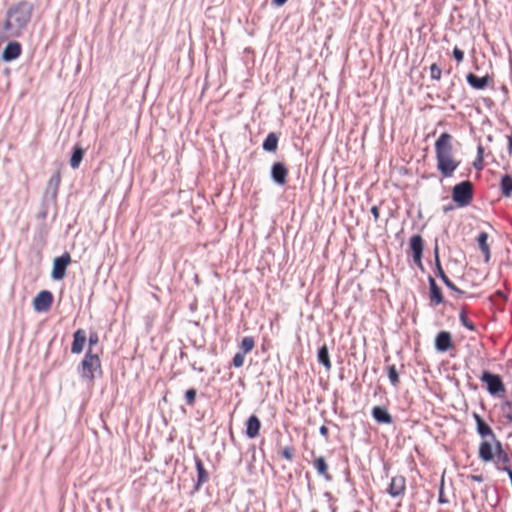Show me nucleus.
<instances>
[{"label":"nucleus","instance_id":"nucleus-1","mask_svg":"<svg viewBox=\"0 0 512 512\" xmlns=\"http://www.w3.org/2000/svg\"><path fill=\"white\" fill-rule=\"evenodd\" d=\"M454 137L448 132H443L435 141V158L437 170L444 178L452 177L460 165V160L454 156Z\"/></svg>","mask_w":512,"mask_h":512},{"label":"nucleus","instance_id":"nucleus-2","mask_svg":"<svg viewBox=\"0 0 512 512\" xmlns=\"http://www.w3.org/2000/svg\"><path fill=\"white\" fill-rule=\"evenodd\" d=\"M473 418L476 422V431L482 438L479 445L478 455L483 462H491L494 460L493 444L498 442L492 428L483 420V418L476 412L473 413Z\"/></svg>","mask_w":512,"mask_h":512},{"label":"nucleus","instance_id":"nucleus-3","mask_svg":"<svg viewBox=\"0 0 512 512\" xmlns=\"http://www.w3.org/2000/svg\"><path fill=\"white\" fill-rule=\"evenodd\" d=\"M78 373L82 380L92 385L94 383L95 374L102 373L101 361L97 354H93L91 349H88L83 360L78 366Z\"/></svg>","mask_w":512,"mask_h":512},{"label":"nucleus","instance_id":"nucleus-4","mask_svg":"<svg viewBox=\"0 0 512 512\" xmlns=\"http://www.w3.org/2000/svg\"><path fill=\"white\" fill-rule=\"evenodd\" d=\"M33 12V4L21 1L12 5L7 11V17L12 18L18 28H24L30 22Z\"/></svg>","mask_w":512,"mask_h":512},{"label":"nucleus","instance_id":"nucleus-5","mask_svg":"<svg viewBox=\"0 0 512 512\" xmlns=\"http://www.w3.org/2000/svg\"><path fill=\"white\" fill-rule=\"evenodd\" d=\"M452 199L459 207L469 205L473 199V185L469 180L456 184L452 189Z\"/></svg>","mask_w":512,"mask_h":512},{"label":"nucleus","instance_id":"nucleus-6","mask_svg":"<svg viewBox=\"0 0 512 512\" xmlns=\"http://www.w3.org/2000/svg\"><path fill=\"white\" fill-rule=\"evenodd\" d=\"M480 380L486 384L487 390L491 395H498L505 392V386L501 377L489 371H484Z\"/></svg>","mask_w":512,"mask_h":512},{"label":"nucleus","instance_id":"nucleus-7","mask_svg":"<svg viewBox=\"0 0 512 512\" xmlns=\"http://www.w3.org/2000/svg\"><path fill=\"white\" fill-rule=\"evenodd\" d=\"M71 263L70 254L65 252L59 257L53 260V268L51 272V278L53 280H62L66 276V270L68 265Z\"/></svg>","mask_w":512,"mask_h":512},{"label":"nucleus","instance_id":"nucleus-8","mask_svg":"<svg viewBox=\"0 0 512 512\" xmlns=\"http://www.w3.org/2000/svg\"><path fill=\"white\" fill-rule=\"evenodd\" d=\"M434 259H435V273H436V276L439 277L443 283L451 290L457 292L458 294H465L464 291H462L461 289H459L448 277L447 275L445 274L442 266H441V262H440V257H439V246H438V243L436 242L435 244V247H434Z\"/></svg>","mask_w":512,"mask_h":512},{"label":"nucleus","instance_id":"nucleus-9","mask_svg":"<svg viewBox=\"0 0 512 512\" xmlns=\"http://www.w3.org/2000/svg\"><path fill=\"white\" fill-rule=\"evenodd\" d=\"M52 303L53 294L48 290H42L33 299V308L37 312H47Z\"/></svg>","mask_w":512,"mask_h":512},{"label":"nucleus","instance_id":"nucleus-10","mask_svg":"<svg viewBox=\"0 0 512 512\" xmlns=\"http://www.w3.org/2000/svg\"><path fill=\"white\" fill-rule=\"evenodd\" d=\"M288 173V168L282 162H275L271 166V179L275 184L279 186H284L287 183Z\"/></svg>","mask_w":512,"mask_h":512},{"label":"nucleus","instance_id":"nucleus-11","mask_svg":"<svg viewBox=\"0 0 512 512\" xmlns=\"http://www.w3.org/2000/svg\"><path fill=\"white\" fill-rule=\"evenodd\" d=\"M453 347L452 335L448 331H440L435 337V349L444 353Z\"/></svg>","mask_w":512,"mask_h":512},{"label":"nucleus","instance_id":"nucleus-12","mask_svg":"<svg viewBox=\"0 0 512 512\" xmlns=\"http://www.w3.org/2000/svg\"><path fill=\"white\" fill-rule=\"evenodd\" d=\"M22 52L21 44L17 41H10L2 52V60L10 62L17 59Z\"/></svg>","mask_w":512,"mask_h":512},{"label":"nucleus","instance_id":"nucleus-13","mask_svg":"<svg viewBox=\"0 0 512 512\" xmlns=\"http://www.w3.org/2000/svg\"><path fill=\"white\" fill-rule=\"evenodd\" d=\"M61 183V173L60 171H56L49 179L46 189L45 196L50 197L53 201L56 200L58 189Z\"/></svg>","mask_w":512,"mask_h":512},{"label":"nucleus","instance_id":"nucleus-14","mask_svg":"<svg viewBox=\"0 0 512 512\" xmlns=\"http://www.w3.org/2000/svg\"><path fill=\"white\" fill-rule=\"evenodd\" d=\"M405 478L403 476L392 477L387 492L392 497H398L404 494L405 491Z\"/></svg>","mask_w":512,"mask_h":512},{"label":"nucleus","instance_id":"nucleus-15","mask_svg":"<svg viewBox=\"0 0 512 512\" xmlns=\"http://www.w3.org/2000/svg\"><path fill=\"white\" fill-rule=\"evenodd\" d=\"M494 458L496 457V465L498 466H510L511 459L508 453L503 449L501 441L493 444Z\"/></svg>","mask_w":512,"mask_h":512},{"label":"nucleus","instance_id":"nucleus-16","mask_svg":"<svg viewBox=\"0 0 512 512\" xmlns=\"http://www.w3.org/2000/svg\"><path fill=\"white\" fill-rule=\"evenodd\" d=\"M194 460H195V466H196V470H197V481L194 485V490L199 491L200 487L204 483L208 482L209 473L205 469L202 460L198 456H195Z\"/></svg>","mask_w":512,"mask_h":512},{"label":"nucleus","instance_id":"nucleus-17","mask_svg":"<svg viewBox=\"0 0 512 512\" xmlns=\"http://www.w3.org/2000/svg\"><path fill=\"white\" fill-rule=\"evenodd\" d=\"M261 422L256 415H251L245 423V434L248 438L254 439L259 435Z\"/></svg>","mask_w":512,"mask_h":512},{"label":"nucleus","instance_id":"nucleus-18","mask_svg":"<svg viewBox=\"0 0 512 512\" xmlns=\"http://www.w3.org/2000/svg\"><path fill=\"white\" fill-rule=\"evenodd\" d=\"M373 419L379 424H391L393 418L384 406H375L371 411Z\"/></svg>","mask_w":512,"mask_h":512},{"label":"nucleus","instance_id":"nucleus-19","mask_svg":"<svg viewBox=\"0 0 512 512\" xmlns=\"http://www.w3.org/2000/svg\"><path fill=\"white\" fill-rule=\"evenodd\" d=\"M86 340L87 337L85 331L83 329L76 330L73 334L71 352L73 354H80L83 351Z\"/></svg>","mask_w":512,"mask_h":512},{"label":"nucleus","instance_id":"nucleus-20","mask_svg":"<svg viewBox=\"0 0 512 512\" xmlns=\"http://www.w3.org/2000/svg\"><path fill=\"white\" fill-rule=\"evenodd\" d=\"M429 288H430V301L434 305H439L443 302V295L441 288L437 285L435 279L432 276H429Z\"/></svg>","mask_w":512,"mask_h":512},{"label":"nucleus","instance_id":"nucleus-21","mask_svg":"<svg viewBox=\"0 0 512 512\" xmlns=\"http://www.w3.org/2000/svg\"><path fill=\"white\" fill-rule=\"evenodd\" d=\"M466 80L472 88L477 89V90H482L488 85L489 76L486 75L484 77H478L477 75H475L473 73H469L466 76Z\"/></svg>","mask_w":512,"mask_h":512},{"label":"nucleus","instance_id":"nucleus-22","mask_svg":"<svg viewBox=\"0 0 512 512\" xmlns=\"http://www.w3.org/2000/svg\"><path fill=\"white\" fill-rule=\"evenodd\" d=\"M84 149L80 145H75L69 160V164L72 169L79 168L83 157H84Z\"/></svg>","mask_w":512,"mask_h":512},{"label":"nucleus","instance_id":"nucleus-23","mask_svg":"<svg viewBox=\"0 0 512 512\" xmlns=\"http://www.w3.org/2000/svg\"><path fill=\"white\" fill-rule=\"evenodd\" d=\"M317 360L318 362L324 366V368L329 371L331 370V361H330V356H329V351H328V347L326 344H323L319 349H318V352H317Z\"/></svg>","mask_w":512,"mask_h":512},{"label":"nucleus","instance_id":"nucleus-24","mask_svg":"<svg viewBox=\"0 0 512 512\" xmlns=\"http://www.w3.org/2000/svg\"><path fill=\"white\" fill-rule=\"evenodd\" d=\"M314 467L318 474L323 476L327 481L332 480V476L328 473V464L323 456H319L314 460Z\"/></svg>","mask_w":512,"mask_h":512},{"label":"nucleus","instance_id":"nucleus-25","mask_svg":"<svg viewBox=\"0 0 512 512\" xmlns=\"http://www.w3.org/2000/svg\"><path fill=\"white\" fill-rule=\"evenodd\" d=\"M278 135L274 132H271L267 135L265 140L263 141L262 148L266 152H275L278 147Z\"/></svg>","mask_w":512,"mask_h":512},{"label":"nucleus","instance_id":"nucleus-26","mask_svg":"<svg viewBox=\"0 0 512 512\" xmlns=\"http://www.w3.org/2000/svg\"><path fill=\"white\" fill-rule=\"evenodd\" d=\"M412 254H423L424 242L421 235H413L409 241Z\"/></svg>","mask_w":512,"mask_h":512},{"label":"nucleus","instance_id":"nucleus-27","mask_svg":"<svg viewBox=\"0 0 512 512\" xmlns=\"http://www.w3.org/2000/svg\"><path fill=\"white\" fill-rule=\"evenodd\" d=\"M501 193L504 197L512 195V176L509 174L504 175L500 182Z\"/></svg>","mask_w":512,"mask_h":512},{"label":"nucleus","instance_id":"nucleus-28","mask_svg":"<svg viewBox=\"0 0 512 512\" xmlns=\"http://www.w3.org/2000/svg\"><path fill=\"white\" fill-rule=\"evenodd\" d=\"M255 346L254 338L251 336H246L242 339L239 349L240 352L247 354L249 353Z\"/></svg>","mask_w":512,"mask_h":512},{"label":"nucleus","instance_id":"nucleus-29","mask_svg":"<svg viewBox=\"0 0 512 512\" xmlns=\"http://www.w3.org/2000/svg\"><path fill=\"white\" fill-rule=\"evenodd\" d=\"M388 377H389L391 384L394 387H398L400 380H399V374L397 372L395 365L388 366Z\"/></svg>","mask_w":512,"mask_h":512},{"label":"nucleus","instance_id":"nucleus-30","mask_svg":"<svg viewBox=\"0 0 512 512\" xmlns=\"http://www.w3.org/2000/svg\"><path fill=\"white\" fill-rule=\"evenodd\" d=\"M459 320L461 322V324L466 327L468 330L470 331H475L476 330V326L474 325V323L467 317L466 315V312L464 310H462L459 314Z\"/></svg>","mask_w":512,"mask_h":512},{"label":"nucleus","instance_id":"nucleus-31","mask_svg":"<svg viewBox=\"0 0 512 512\" xmlns=\"http://www.w3.org/2000/svg\"><path fill=\"white\" fill-rule=\"evenodd\" d=\"M197 391L195 388H190L185 392V402L188 406L193 407L195 405Z\"/></svg>","mask_w":512,"mask_h":512},{"label":"nucleus","instance_id":"nucleus-32","mask_svg":"<svg viewBox=\"0 0 512 512\" xmlns=\"http://www.w3.org/2000/svg\"><path fill=\"white\" fill-rule=\"evenodd\" d=\"M442 76V70L437 63H433L430 66V77L432 80L439 81Z\"/></svg>","mask_w":512,"mask_h":512},{"label":"nucleus","instance_id":"nucleus-33","mask_svg":"<svg viewBox=\"0 0 512 512\" xmlns=\"http://www.w3.org/2000/svg\"><path fill=\"white\" fill-rule=\"evenodd\" d=\"M487 240H488V234L486 232H481L478 237H477V241H478V244H479V247H480V250L482 249H486L489 247L488 243H487Z\"/></svg>","mask_w":512,"mask_h":512},{"label":"nucleus","instance_id":"nucleus-34","mask_svg":"<svg viewBox=\"0 0 512 512\" xmlns=\"http://www.w3.org/2000/svg\"><path fill=\"white\" fill-rule=\"evenodd\" d=\"M244 358H245V354L242 353V352H237L234 357H233V360H232V363L233 365L236 367V368H239L243 365L244 363Z\"/></svg>","mask_w":512,"mask_h":512},{"label":"nucleus","instance_id":"nucleus-35","mask_svg":"<svg viewBox=\"0 0 512 512\" xmlns=\"http://www.w3.org/2000/svg\"><path fill=\"white\" fill-rule=\"evenodd\" d=\"M282 456L287 459L288 461H292L294 458V449L290 446L284 447L281 450Z\"/></svg>","mask_w":512,"mask_h":512},{"label":"nucleus","instance_id":"nucleus-36","mask_svg":"<svg viewBox=\"0 0 512 512\" xmlns=\"http://www.w3.org/2000/svg\"><path fill=\"white\" fill-rule=\"evenodd\" d=\"M453 57L458 63H460L464 59V52L460 48L455 47L453 49Z\"/></svg>","mask_w":512,"mask_h":512},{"label":"nucleus","instance_id":"nucleus-37","mask_svg":"<svg viewBox=\"0 0 512 512\" xmlns=\"http://www.w3.org/2000/svg\"><path fill=\"white\" fill-rule=\"evenodd\" d=\"M89 349H91V347L93 345H96L98 342H99V336L96 332H91L90 335H89Z\"/></svg>","mask_w":512,"mask_h":512},{"label":"nucleus","instance_id":"nucleus-38","mask_svg":"<svg viewBox=\"0 0 512 512\" xmlns=\"http://www.w3.org/2000/svg\"><path fill=\"white\" fill-rule=\"evenodd\" d=\"M438 502L440 504H446L448 502V500L444 496V484H443V482L441 483V486H440V489H439Z\"/></svg>","mask_w":512,"mask_h":512},{"label":"nucleus","instance_id":"nucleus-39","mask_svg":"<svg viewBox=\"0 0 512 512\" xmlns=\"http://www.w3.org/2000/svg\"><path fill=\"white\" fill-rule=\"evenodd\" d=\"M482 151H483L482 147L479 146L478 147L479 157H478L477 161L474 162V167L476 169H481L482 168V161H483V159H482Z\"/></svg>","mask_w":512,"mask_h":512},{"label":"nucleus","instance_id":"nucleus-40","mask_svg":"<svg viewBox=\"0 0 512 512\" xmlns=\"http://www.w3.org/2000/svg\"><path fill=\"white\" fill-rule=\"evenodd\" d=\"M422 255H423V254H413V260H414L415 264H416L419 268H421V269H423V264H422Z\"/></svg>","mask_w":512,"mask_h":512},{"label":"nucleus","instance_id":"nucleus-41","mask_svg":"<svg viewBox=\"0 0 512 512\" xmlns=\"http://www.w3.org/2000/svg\"><path fill=\"white\" fill-rule=\"evenodd\" d=\"M370 211H371V213H372V215L374 217L375 222L378 221V219H379V208H378V206L374 205L371 208Z\"/></svg>","mask_w":512,"mask_h":512},{"label":"nucleus","instance_id":"nucleus-42","mask_svg":"<svg viewBox=\"0 0 512 512\" xmlns=\"http://www.w3.org/2000/svg\"><path fill=\"white\" fill-rule=\"evenodd\" d=\"M319 433L324 436L325 438L328 437V433H329V430L328 428L325 426V425H322L320 428H319Z\"/></svg>","mask_w":512,"mask_h":512},{"label":"nucleus","instance_id":"nucleus-43","mask_svg":"<svg viewBox=\"0 0 512 512\" xmlns=\"http://www.w3.org/2000/svg\"><path fill=\"white\" fill-rule=\"evenodd\" d=\"M507 152L510 156L512 155V133L508 136Z\"/></svg>","mask_w":512,"mask_h":512},{"label":"nucleus","instance_id":"nucleus-44","mask_svg":"<svg viewBox=\"0 0 512 512\" xmlns=\"http://www.w3.org/2000/svg\"><path fill=\"white\" fill-rule=\"evenodd\" d=\"M481 251L484 254L485 261L488 262L490 259V248L488 247L486 249H482Z\"/></svg>","mask_w":512,"mask_h":512},{"label":"nucleus","instance_id":"nucleus-45","mask_svg":"<svg viewBox=\"0 0 512 512\" xmlns=\"http://www.w3.org/2000/svg\"><path fill=\"white\" fill-rule=\"evenodd\" d=\"M11 20H13V19H12V18H8V17H7V20H6L5 24H4V28H5L6 30H10V29L12 28V22H11Z\"/></svg>","mask_w":512,"mask_h":512},{"label":"nucleus","instance_id":"nucleus-46","mask_svg":"<svg viewBox=\"0 0 512 512\" xmlns=\"http://www.w3.org/2000/svg\"><path fill=\"white\" fill-rule=\"evenodd\" d=\"M470 478H471V480H473L475 482H482L483 481V477L481 475H471Z\"/></svg>","mask_w":512,"mask_h":512},{"label":"nucleus","instance_id":"nucleus-47","mask_svg":"<svg viewBox=\"0 0 512 512\" xmlns=\"http://www.w3.org/2000/svg\"><path fill=\"white\" fill-rule=\"evenodd\" d=\"M288 0H272L273 4L276 6H282L284 5Z\"/></svg>","mask_w":512,"mask_h":512},{"label":"nucleus","instance_id":"nucleus-48","mask_svg":"<svg viewBox=\"0 0 512 512\" xmlns=\"http://www.w3.org/2000/svg\"><path fill=\"white\" fill-rule=\"evenodd\" d=\"M496 295H497L498 297H501V298H504V299L506 298V297H505V295H504V293H503L501 290H497V291H496Z\"/></svg>","mask_w":512,"mask_h":512},{"label":"nucleus","instance_id":"nucleus-49","mask_svg":"<svg viewBox=\"0 0 512 512\" xmlns=\"http://www.w3.org/2000/svg\"><path fill=\"white\" fill-rule=\"evenodd\" d=\"M452 209H453V206H452V205H449V206H445V207L443 208V211H444V212H448V211H450V210H452Z\"/></svg>","mask_w":512,"mask_h":512},{"label":"nucleus","instance_id":"nucleus-50","mask_svg":"<svg viewBox=\"0 0 512 512\" xmlns=\"http://www.w3.org/2000/svg\"><path fill=\"white\" fill-rule=\"evenodd\" d=\"M507 418L509 419V421H512V415H508Z\"/></svg>","mask_w":512,"mask_h":512},{"label":"nucleus","instance_id":"nucleus-51","mask_svg":"<svg viewBox=\"0 0 512 512\" xmlns=\"http://www.w3.org/2000/svg\"><path fill=\"white\" fill-rule=\"evenodd\" d=\"M353 512H360L359 510H354Z\"/></svg>","mask_w":512,"mask_h":512},{"label":"nucleus","instance_id":"nucleus-52","mask_svg":"<svg viewBox=\"0 0 512 512\" xmlns=\"http://www.w3.org/2000/svg\"><path fill=\"white\" fill-rule=\"evenodd\" d=\"M245 512H248L247 510Z\"/></svg>","mask_w":512,"mask_h":512}]
</instances>
